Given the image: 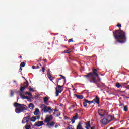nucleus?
Listing matches in <instances>:
<instances>
[{
	"mask_svg": "<svg viewBox=\"0 0 129 129\" xmlns=\"http://www.w3.org/2000/svg\"><path fill=\"white\" fill-rule=\"evenodd\" d=\"M101 122L104 125H105L107 124L108 123H109L108 121H107V119H106V117L104 118L103 119H102Z\"/></svg>",
	"mask_w": 129,
	"mask_h": 129,
	"instance_id": "2eb2a0df",
	"label": "nucleus"
},
{
	"mask_svg": "<svg viewBox=\"0 0 129 129\" xmlns=\"http://www.w3.org/2000/svg\"><path fill=\"white\" fill-rule=\"evenodd\" d=\"M97 86V87L99 88L100 87V86H99V85H98V84L97 83V84H96Z\"/></svg>",
	"mask_w": 129,
	"mask_h": 129,
	"instance_id": "09e8293b",
	"label": "nucleus"
},
{
	"mask_svg": "<svg viewBox=\"0 0 129 129\" xmlns=\"http://www.w3.org/2000/svg\"><path fill=\"white\" fill-rule=\"evenodd\" d=\"M75 107V105H73L71 106V107L69 108V109H71V108H74Z\"/></svg>",
	"mask_w": 129,
	"mask_h": 129,
	"instance_id": "e433bc0d",
	"label": "nucleus"
},
{
	"mask_svg": "<svg viewBox=\"0 0 129 129\" xmlns=\"http://www.w3.org/2000/svg\"><path fill=\"white\" fill-rule=\"evenodd\" d=\"M30 120L31 121H32L33 122H35V121H36V118L35 117V116H33L32 118H30Z\"/></svg>",
	"mask_w": 129,
	"mask_h": 129,
	"instance_id": "a878e982",
	"label": "nucleus"
},
{
	"mask_svg": "<svg viewBox=\"0 0 129 129\" xmlns=\"http://www.w3.org/2000/svg\"><path fill=\"white\" fill-rule=\"evenodd\" d=\"M67 129H74V128H73V126L70 125L68 126Z\"/></svg>",
	"mask_w": 129,
	"mask_h": 129,
	"instance_id": "7c9ffc66",
	"label": "nucleus"
},
{
	"mask_svg": "<svg viewBox=\"0 0 129 129\" xmlns=\"http://www.w3.org/2000/svg\"><path fill=\"white\" fill-rule=\"evenodd\" d=\"M53 115H50L48 117H46L44 120V122L47 123L46 125V126H48L49 128H51V127L55 125V122L51 121V120H53Z\"/></svg>",
	"mask_w": 129,
	"mask_h": 129,
	"instance_id": "7ed1b4c3",
	"label": "nucleus"
},
{
	"mask_svg": "<svg viewBox=\"0 0 129 129\" xmlns=\"http://www.w3.org/2000/svg\"><path fill=\"white\" fill-rule=\"evenodd\" d=\"M29 91H30V92L32 91V92H34V89H33V88H30V89H29Z\"/></svg>",
	"mask_w": 129,
	"mask_h": 129,
	"instance_id": "a19ab883",
	"label": "nucleus"
},
{
	"mask_svg": "<svg viewBox=\"0 0 129 129\" xmlns=\"http://www.w3.org/2000/svg\"><path fill=\"white\" fill-rule=\"evenodd\" d=\"M35 119H39L40 118V114H38V115H36V116L35 117Z\"/></svg>",
	"mask_w": 129,
	"mask_h": 129,
	"instance_id": "2f4dec72",
	"label": "nucleus"
},
{
	"mask_svg": "<svg viewBox=\"0 0 129 129\" xmlns=\"http://www.w3.org/2000/svg\"><path fill=\"white\" fill-rule=\"evenodd\" d=\"M50 70H48L47 71V77L49 78V79L50 80V81H52L53 82V80L54 79V77H52L51 75V73H50Z\"/></svg>",
	"mask_w": 129,
	"mask_h": 129,
	"instance_id": "f8f14e48",
	"label": "nucleus"
},
{
	"mask_svg": "<svg viewBox=\"0 0 129 129\" xmlns=\"http://www.w3.org/2000/svg\"><path fill=\"white\" fill-rule=\"evenodd\" d=\"M27 114H28V116L24 117L22 120V123L23 124H25V123L28 124L29 121H30V119L31 118V115L29 114V113H27L25 114V115H27Z\"/></svg>",
	"mask_w": 129,
	"mask_h": 129,
	"instance_id": "39448f33",
	"label": "nucleus"
},
{
	"mask_svg": "<svg viewBox=\"0 0 129 129\" xmlns=\"http://www.w3.org/2000/svg\"><path fill=\"white\" fill-rule=\"evenodd\" d=\"M97 77L98 78V81H100L101 79H100V78H99V76L98 75V77Z\"/></svg>",
	"mask_w": 129,
	"mask_h": 129,
	"instance_id": "79ce46f5",
	"label": "nucleus"
},
{
	"mask_svg": "<svg viewBox=\"0 0 129 129\" xmlns=\"http://www.w3.org/2000/svg\"><path fill=\"white\" fill-rule=\"evenodd\" d=\"M39 68H40V67H39V66H37L35 68V69H39Z\"/></svg>",
	"mask_w": 129,
	"mask_h": 129,
	"instance_id": "a18cd8bd",
	"label": "nucleus"
},
{
	"mask_svg": "<svg viewBox=\"0 0 129 129\" xmlns=\"http://www.w3.org/2000/svg\"><path fill=\"white\" fill-rule=\"evenodd\" d=\"M99 115H100V116L103 117L104 115H105V114L103 113V110L102 109H99L98 111Z\"/></svg>",
	"mask_w": 129,
	"mask_h": 129,
	"instance_id": "f3484780",
	"label": "nucleus"
},
{
	"mask_svg": "<svg viewBox=\"0 0 129 129\" xmlns=\"http://www.w3.org/2000/svg\"><path fill=\"white\" fill-rule=\"evenodd\" d=\"M29 108L30 109H34V108H35V105H34L33 103L29 104Z\"/></svg>",
	"mask_w": 129,
	"mask_h": 129,
	"instance_id": "4be33fe9",
	"label": "nucleus"
},
{
	"mask_svg": "<svg viewBox=\"0 0 129 129\" xmlns=\"http://www.w3.org/2000/svg\"><path fill=\"white\" fill-rule=\"evenodd\" d=\"M40 66H42V64H41V63L39 64Z\"/></svg>",
	"mask_w": 129,
	"mask_h": 129,
	"instance_id": "13d9d810",
	"label": "nucleus"
},
{
	"mask_svg": "<svg viewBox=\"0 0 129 129\" xmlns=\"http://www.w3.org/2000/svg\"><path fill=\"white\" fill-rule=\"evenodd\" d=\"M24 84H25V85L23 86H21L20 87V91L21 92H22L23 90H25V89H26V87H28V86H29V82L28 81H27V82H25Z\"/></svg>",
	"mask_w": 129,
	"mask_h": 129,
	"instance_id": "1a4fd4ad",
	"label": "nucleus"
},
{
	"mask_svg": "<svg viewBox=\"0 0 129 129\" xmlns=\"http://www.w3.org/2000/svg\"><path fill=\"white\" fill-rule=\"evenodd\" d=\"M43 110L44 112H49L50 114L53 113V109L51 108V107H47V106H44V107H43Z\"/></svg>",
	"mask_w": 129,
	"mask_h": 129,
	"instance_id": "0eeeda50",
	"label": "nucleus"
},
{
	"mask_svg": "<svg viewBox=\"0 0 129 129\" xmlns=\"http://www.w3.org/2000/svg\"><path fill=\"white\" fill-rule=\"evenodd\" d=\"M81 124V122H79L77 126V129H83V128H82V125Z\"/></svg>",
	"mask_w": 129,
	"mask_h": 129,
	"instance_id": "aec40b11",
	"label": "nucleus"
},
{
	"mask_svg": "<svg viewBox=\"0 0 129 129\" xmlns=\"http://www.w3.org/2000/svg\"><path fill=\"white\" fill-rule=\"evenodd\" d=\"M117 27H118L119 28V29H120V27H121V24H118L117 25Z\"/></svg>",
	"mask_w": 129,
	"mask_h": 129,
	"instance_id": "ea45409f",
	"label": "nucleus"
},
{
	"mask_svg": "<svg viewBox=\"0 0 129 129\" xmlns=\"http://www.w3.org/2000/svg\"><path fill=\"white\" fill-rule=\"evenodd\" d=\"M11 96H14V91H11Z\"/></svg>",
	"mask_w": 129,
	"mask_h": 129,
	"instance_id": "c9c22d12",
	"label": "nucleus"
},
{
	"mask_svg": "<svg viewBox=\"0 0 129 129\" xmlns=\"http://www.w3.org/2000/svg\"><path fill=\"white\" fill-rule=\"evenodd\" d=\"M116 42L123 44L126 42V34L125 32L119 29L113 32Z\"/></svg>",
	"mask_w": 129,
	"mask_h": 129,
	"instance_id": "f257e3e1",
	"label": "nucleus"
},
{
	"mask_svg": "<svg viewBox=\"0 0 129 129\" xmlns=\"http://www.w3.org/2000/svg\"><path fill=\"white\" fill-rule=\"evenodd\" d=\"M62 79H65V77H64V76H62Z\"/></svg>",
	"mask_w": 129,
	"mask_h": 129,
	"instance_id": "3c124183",
	"label": "nucleus"
},
{
	"mask_svg": "<svg viewBox=\"0 0 129 129\" xmlns=\"http://www.w3.org/2000/svg\"><path fill=\"white\" fill-rule=\"evenodd\" d=\"M75 96L78 99H83V95L75 94Z\"/></svg>",
	"mask_w": 129,
	"mask_h": 129,
	"instance_id": "a211bd4d",
	"label": "nucleus"
},
{
	"mask_svg": "<svg viewBox=\"0 0 129 129\" xmlns=\"http://www.w3.org/2000/svg\"><path fill=\"white\" fill-rule=\"evenodd\" d=\"M58 80H61V78L58 79Z\"/></svg>",
	"mask_w": 129,
	"mask_h": 129,
	"instance_id": "bf43d9fd",
	"label": "nucleus"
},
{
	"mask_svg": "<svg viewBox=\"0 0 129 129\" xmlns=\"http://www.w3.org/2000/svg\"><path fill=\"white\" fill-rule=\"evenodd\" d=\"M35 66H32V69H35Z\"/></svg>",
	"mask_w": 129,
	"mask_h": 129,
	"instance_id": "8fccbe9b",
	"label": "nucleus"
},
{
	"mask_svg": "<svg viewBox=\"0 0 129 129\" xmlns=\"http://www.w3.org/2000/svg\"><path fill=\"white\" fill-rule=\"evenodd\" d=\"M116 86L117 88H120V87H121V85L119 83H116Z\"/></svg>",
	"mask_w": 129,
	"mask_h": 129,
	"instance_id": "cd10ccee",
	"label": "nucleus"
},
{
	"mask_svg": "<svg viewBox=\"0 0 129 129\" xmlns=\"http://www.w3.org/2000/svg\"><path fill=\"white\" fill-rule=\"evenodd\" d=\"M86 129H89V127H90V122L88 121L87 122V123L86 124Z\"/></svg>",
	"mask_w": 129,
	"mask_h": 129,
	"instance_id": "5701e85b",
	"label": "nucleus"
},
{
	"mask_svg": "<svg viewBox=\"0 0 129 129\" xmlns=\"http://www.w3.org/2000/svg\"><path fill=\"white\" fill-rule=\"evenodd\" d=\"M87 103L88 104H91V103H93V102H92V101H88V100L87 99Z\"/></svg>",
	"mask_w": 129,
	"mask_h": 129,
	"instance_id": "72a5a7b5",
	"label": "nucleus"
},
{
	"mask_svg": "<svg viewBox=\"0 0 129 129\" xmlns=\"http://www.w3.org/2000/svg\"><path fill=\"white\" fill-rule=\"evenodd\" d=\"M43 61H44V62H45V63H47V59H43Z\"/></svg>",
	"mask_w": 129,
	"mask_h": 129,
	"instance_id": "37998d69",
	"label": "nucleus"
},
{
	"mask_svg": "<svg viewBox=\"0 0 129 129\" xmlns=\"http://www.w3.org/2000/svg\"><path fill=\"white\" fill-rule=\"evenodd\" d=\"M42 125H44V122L43 121L35 122L34 124V126H37L38 127H40V126H42Z\"/></svg>",
	"mask_w": 129,
	"mask_h": 129,
	"instance_id": "9d476101",
	"label": "nucleus"
},
{
	"mask_svg": "<svg viewBox=\"0 0 129 129\" xmlns=\"http://www.w3.org/2000/svg\"><path fill=\"white\" fill-rule=\"evenodd\" d=\"M84 102H83V104L84 107H86L87 106V101H86L87 99H84Z\"/></svg>",
	"mask_w": 129,
	"mask_h": 129,
	"instance_id": "412c9836",
	"label": "nucleus"
},
{
	"mask_svg": "<svg viewBox=\"0 0 129 129\" xmlns=\"http://www.w3.org/2000/svg\"><path fill=\"white\" fill-rule=\"evenodd\" d=\"M39 112H40V110L38 108L35 109V111L34 112V115H39Z\"/></svg>",
	"mask_w": 129,
	"mask_h": 129,
	"instance_id": "6ab92c4d",
	"label": "nucleus"
},
{
	"mask_svg": "<svg viewBox=\"0 0 129 129\" xmlns=\"http://www.w3.org/2000/svg\"><path fill=\"white\" fill-rule=\"evenodd\" d=\"M43 100L45 102H48V101H49V98L47 97H45L43 98Z\"/></svg>",
	"mask_w": 129,
	"mask_h": 129,
	"instance_id": "bb28decb",
	"label": "nucleus"
},
{
	"mask_svg": "<svg viewBox=\"0 0 129 129\" xmlns=\"http://www.w3.org/2000/svg\"><path fill=\"white\" fill-rule=\"evenodd\" d=\"M59 76H60L61 77H62L63 76V75H59Z\"/></svg>",
	"mask_w": 129,
	"mask_h": 129,
	"instance_id": "5fc2aeb1",
	"label": "nucleus"
},
{
	"mask_svg": "<svg viewBox=\"0 0 129 129\" xmlns=\"http://www.w3.org/2000/svg\"><path fill=\"white\" fill-rule=\"evenodd\" d=\"M25 129H31V125H29L28 124H26L25 125Z\"/></svg>",
	"mask_w": 129,
	"mask_h": 129,
	"instance_id": "b1692460",
	"label": "nucleus"
},
{
	"mask_svg": "<svg viewBox=\"0 0 129 129\" xmlns=\"http://www.w3.org/2000/svg\"><path fill=\"white\" fill-rule=\"evenodd\" d=\"M123 110H124V111H125V112H126L128 110L127 109V106H124Z\"/></svg>",
	"mask_w": 129,
	"mask_h": 129,
	"instance_id": "c756f323",
	"label": "nucleus"
},
{
	"mask_svg": "<svg viewBox=\"0 0 129 129\" xmlns=\"http://www.w3.org/2000/svg\"><path fill=\"white\" fill-rule=\"evenodd\" d=\"M53 110L55 112L58 111V110H57L56 108Z\"/></svg>",
	"mask_w": 129,
	"mask_h": 129,
	"instance_id": "c03bdc74",
	"label": "nucleus"
},
{
	"mask_svg": "<svg viewBox=\"0 0 129 129\" xmlns=\"http://www.w3.org/2000/svg\"><path fill=\"white\" fill-rule=\"evenodd\" d=\"M119 106L120 107H122V106H124V103H121V102H120Z\"/></svg>",
	"mask_w": 129,
	"mask_h": 129,
	"instance_id": "f704fd0d",
	"label": "nucleus"
},
{
	"mask_svg": "<svg viewBox=\"0 0 129 129\" xmlns=\"http://www.w3.org/2000/svg\"><path fill=\"white\" fill-rule=\"evenodd\" d=\"M73 90H75V88H74V89H73Z\"/></svg>",
	"mask_w": 129,
	"mask_h": 129,
	"instance_id": "680f3d73",
	"label": "nucleus"
},
{
	"mask_svg": "<svg viewBox=\"0 0 129 129\" xmlns=\"http://www.w3.org/2000/svg\"><path fill=\"white\" fill-rule=\"evenodd\" d=\"M20 95L21 98H22V99H30L32 98L31 97H29L28 96H24V95H23V93H22V92L20 93Z\"/></svg>",
	"mask_w": 129,
	"mask_h": 129,
	"instance_id": "dca6fc26",
	"label": "nucleus"
},
{
	"mask_svg": "<svg viewBox=\"0 0 129 129\" xmlns=\"http://www.w3.org/2000/svg\"><path fill=\"white\" fill-rule=\"evenodd\" d=\"M55 128H57V127H58V125H55Z\"/></svg>",
	"mask_w": 129,
	"mask_h": 129,
	"instance_id": "864d4df0",
	"label": "nucleus"
},
{
	"mask_svg": "<svg viewBox=\"0 0 129 129\" xmlns=\"http://www.w3.org/2000/svg\"><path fill=\"white\" fill-rule=\"evenodd\" d=\"M106 118L107 119L108 122L109 123L110 121H112V120H113L114 117H112V116L111 115H108L106 117Z\"/></svg>",
	"mask_w": 129,
	"mask_h": 129,
	"instance_id": "4468645a",
	"label": "nucleus"
},
{
	"mask_svg": "<svg viewBox=\"0 0 129 129\" xmlns=\"http://www.w3.org/2000/svg\"><path fill=\"white\" fill-rule=\"evenodd\" d=\"M90 78H91V80L89 81L90 83H95V84H97V81L95 79V77H94V76L90 75Z\"/></svg>",
	"mask_w": 129,
	"mask_h": 129,
	"instance_id": "6e6552de",
	"label": "nucleus"
},
{
	"mask_svg": "<svg viewBox=\"0 0 129 129\" xmlns=\"http://www.w3.org/2000/svg\"><path fill=\"white\" fill-rule=\"evenodd\" d=\"M56 115H57V116L59 117V116H60V115H61V113H59V114H57Z\"/></svg>",
	"mask_w": 129,
	"mask_h": 129,
	"instance_id": "49530a36",
	"label": "nucleus"
},
{
	"mask_svg": "<svg viewBox=\"0 0 129 129\" xmlns=\"http://www.w3.org/2000/svg\"><path fill=\"white\" fill-rule=\"evenodd\" d=\"M45 70H46V69H45L44 67L42 69V71L43 73H45Z\"/></svg>",
	"mask_w": 129,
	"mask_h": 129,
	"instance_id": "58836bf2",
	"label": "nucleus"
},
{
	"mask_svg": "<svg viewBox=\"0 0 129 129\" xmlns=\"http://www.w3.org/2000/svg\"><path fill=\"white\" fill-rule=\"evenodd\" d=\"M25 94H27V95H28L29 96H31L30 97L31 98H33V95H32V93H31L30 92H26L25 93Z\"/></svg>",
	"mask_w": 129,
	"mask_h": 129,
	"instance_id": "393cba45",
	"label": "nucleus"
},
{
	"mask_svg": "<svg viewBox=\"0 0 129 129\" xmlns=\"http://www.w3.org/2000/svg\"><path fill=\"white\" fill-rule=\"evenodd\" d=\"M57 87L55 88V94H56V96H58L59 95V93H61L62 92V91H63V88H62L61 86H60L59 85H57Z\"/></svg>",
	"mask_w": 129,
	"mask_h": 129,
	"instance_id": "423d86ee",
	"label": "nucleus"
},
{
	"mask_svg": "<svg viewBox=\"0 0 129 129\" xmlns=\"http://www.w3.org/2000/svg\"><path fill=\"white\" fill-rule=\"evenodd\" d=\"M25 66H26V63H25V62H21L20 63V67H25Z\"/></svg>",
	"mask_w": 129,
	"mask_h": 129,
	"instance_id": "c85d7f7f",
	"label": "nucleus"
},
{
	"mask_svg": "<svg viewBox=\"0 0 129 129\" xmlns=\"http://www.w3.org/2000/svg\"><path fill=\"white\" fill-rule=\"evenodd\" d=\"M71 42H73V39H70L68 40V43H71Z\"/></svg>",
	"mask_w": 129,
	"mask_h": 129,
	"instance_id": "4c0bfd02",
	"label": "nucleus"
},
{
	"mask_svg": "<svg viewBox=\"0 0 129 129\" xmlns=\"http://www.w3.org/2000/svg\"><path fill=\"white\" fill-rule=\"evenodd\" d=\"M23 78H25L24 77H23Z\"/></svg>",
	"mask_w": 129,
	"mask_h": 129,
	"instance_id": "69168bd1",
	"label": "nucleus"
},
{
	"mask_svg": "<svg viewBox=\"0 0 129 129\" xmlns=\"http://www.w3.org/2000/svg\"><path fill=\"white\" fill-rule=\"evenodd\" d=\"M20 70H23V69H22V67H20Z\"/></svg>",
	"mask_w": 129,
	"mask_h": 129,
	"instance_id": "6e6d98bb",
	"label": "nucleus"
},
{
	"mask_svg": "<svg viewBox=\"0 0 129 129\" xmlns=\"http://www.w3.org/2000/svg\"><path fill=\"white\" fill-rule=\"evenodd\" d=\"M92 71L93 72H90L88 73L87 75H84V77L87 78V79H89V78H90V75H93L94 76H96V77H98V74L97 73V69H93Z\"/></svg>",
	"mask_w": 129,
	"mask_h": 129,
	"instance_id": "20e7f679",
	"label": "nucleus"
},
{
	"mask_svg": "<svg viewBox=\"0 0 129 129\" xmlns=\"http://www.w3.org/2000/svg\"><path fill=\"white\" fill-rule=\"evenodd\" d=\"M19 98L17 99V100H18Z\"/></svg>",
	"mask_w": 129,
	"mask_h": 129,
	"instance_id": "0e129e2a",
	"label": "nucleus"
},
{
	"mask_svg": "<svg viewBox=\"0 0 129 129\" xmlns=\"http://www.w3.org/2000/svg\"><path fill=\"white\" fill-rule=\"evenodd\" d=\"M14 82H16V81H14Z\"/></svg>",
	"mask_w": 129,
	"mask_h": 129,
	"instance_id": "e2e57ef3",
	"label": "nucleus"
},
{
	"mask_svg": "<svg viewBox=\"0 0 129 129\" xmlns=\"http://www.w3.org/2000/svg\"><path fill=\"white\" fill-rule=\"evenodd\" d=\"M78 118V114L76 113L75 115L71 119V122L72 123H75V120Z\"/></svg>",
	"mask_w": 129,
	"mask_h": 129,
	"instance_id": "ddd939ff",
	"label": "nucleus"
},
{
	"mask_svg": "<svg viewBox=\"0 0 129 129\" xmlns=\"http://www.w3.org/2000/svg\"><path fill=\"white\" fill-rule=\"evenodd\" d=\"M110 129H113V127H111Z\"/></svg>",
	"mask_w": 129,
	"mask_h": 129,
	"instance_id": "052dcab7",
	"label": "nucleus"
},
{
	"mask_svg": "<svg viewBox=\"0 0 129 129\" xmlns=\"http://www.w3.org/2000/svg\"><path fill=\"white\" fill-rule=\"evenodd\" d=\"M19 58H22V56H19Z\"/></svg>",
	"mask_w": 129,
	"mask_h": 129,
	"instance_id": "4d7b16f0",
	"label": "nucleus"
},
{
	"mask_svg": "<svg viewBox=\"0 0 129 129\" xmlns=\"http://www.w3.org/2000/svg\"><path fill=\"white\" fill-rule=\"evenodd\" d=\"M55 114H56V112H54L53 113V115H55Z\"/></svg>",
	"mask_w": 129,
	"mask_h": 129,
	"instance_id": "603ef678",
	"label": "nucleus"
},
{
	"mask_svg": "<svg viewBox=\"0 0 129 129\" xmlns=\"http://www.w3.org/2000/svg\"><path fill=\"white\" fill-rule=\"evenodd\" d=\"M70 52H71V51H70V49H68V50H64V53H70Z\"/></svg>",
	"mask_w": 129,
	"mask_h": 129,
	"instance_id": "473e14b6",
	"label": "nucleus"
},
{
	"mask_svg": "<svg viewBox=\"0 0 129 129\" xmlns=\"http://www.w3.org/2000/svg\"><path fill=\"white\" fill-rule=\"evenodd\" d=\"M93 103H96L97 104H99V97L98 96H96L95 98L92 100V101Z\"/></svg>",
	"mask_w": 129,
	"mask_h": 129,
	"instance_id": "9b49d317",
	"label": "nucleus"
},
{
	"mask_svg": "<svg viewBox=\"0 0 129 129\" xmlns=\"http://www.w3.org/2000/svg\"><path fill=\"white\" fill-rule=\"evenodd\" d=\"M14 106L16 107L15 109V112L16 113H21V112H25L28 108L25 104H22L15 102L14 103Z\"/></svg>",
	"mask_w": 129,
	"mask_h": 129,
	"instance_id": "f03ea898",
	"label": "nucleus"
},
{
	"mask_svg": "<svg viewBox=\"0 0 129 129\" xmlns=\"http://www.w3.org/2000/svg\"><path fill=\"white\" fill-rule=\"evenodd\" d=\"M125 88H127V89H129V85L126 86Z\"/></svg>",
	"mask_w": 129,
	"mask_h": 129,
	"instance_id": "de8ad7c7",
	"label": "nucleus"
}]
</instances>
